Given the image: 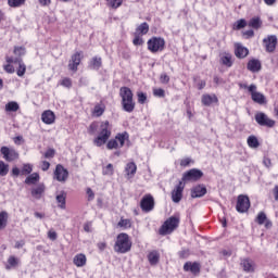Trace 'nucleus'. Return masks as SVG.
<instances>
[{
    "instance_id": "obj_48",
    "label": "nucleus",
    "mask_w": 278,
    "mask_h": 278,
    "mask_svg": "<svg viewBox=\"0 0 278 278\" xmlns=\"http://www.w3.org/2000/svg\"><path fill=\"white\" fill-rule=\"evenodd\" d=\"M99 127H101V124L99 125V122H92L88 127V134H90V136H94Z\"/></svg>"
},
{
    "instance_id": "obj_56",
    "label": "nucleus",
    "mask_w": 278,
    "mask_h": 278,
    "mask_svg": "<svg viewBox=\"0 0 278 278\" xmlns=\"http://www.w3.org/2000/svg\"><path fill=\"white\" fill-rule=\"evenodd\" d=\"M160 81L161 84H169L170 83V76L166 73H163L160 75Z\"/></svg>"
},
{
    "instance_id": "obj_2",
    "label": "nucleus",
    "mask_w": 278,
    "mask_h": 278,
    "mask_svg": "<svg viewBox=\"0 0 278 278\" xmlns=\"http://www.w3.org/2000/svg\"><path fill=\"white\" fill-rule=\"evenodd\" d=\"M131 239L129 238V235L127 232H121L117 235L115 244H114V251L115 253H129L131 251L132 247Z\"/></svg>"
},
{
    "instance_id": "obj_60",
    "label": "nucleus",
    "mask_w": 278,
    "mask_h": 278,
    "mask_svg": "<svg viewBox=\"0 0 278 278\" xmlns=\"http://www.w3.org/2000/svg\"><path fill=\"white\" fill-rule=\"evenodd\" d=\"M14 144L21 146L23 142H25V139H23V136H16L13 138Z\"/></svg>"
},
{
    "instance_id": "obj_33",
    "label": "nucleus",
    "mask_w": 278,
    "mask_h": 278,
    "mask_svg": "<svg viewBox=\"0 0 278 278\" xmlns=\"http://www.w3.org/2000/svg\"><path fill=\"white\" fill-rule=\"evenodd\" d=\"M117 227L119 229H131L134 227V220L130 218L121 217L119 222L117 223Z\"/></svg>"
},
{
    "instance_id": "obj_20",
    "label": "nucleus",
    "mask_w": 278,
    "mask_h": 278,
    "mask_svg": "<svg viewBox=\"0 0 278 278\" xmlns=\"http://www.w3.org/2000/svg\"><path fill=\"white\" fill-rule=\"evenodd\" d=\"M247 70L250 73H260L262 71V61L258 59H250L247 63Z\"/></svg>"
},
{
    "instance_id": "obj_44",
    "label": "nucleus",
    "mask_w": 278,
    "mask_h": 278,
    "mask_svg": "<svg viewBox=\"0 0 278 278\" xmlns=\"http://www.w3.org/2000/svg\"><path fill=\"white\" fill-rule=\"evenodd\" d=\"M248 25L252 27V29H260V27H262V20L260 17H252Z\"/></svg>"
},
{
    "instance_id": "obj_54",
    "label": "nucleus",
    "mask_w": 278,
    "mask_h": 278,
    "mask_svg": "<svg viewBox=\"0 0 278 278\" xmlns=\"http://www.w3.org/2000/svg\"><path fill=\"white\" fill-rule=\"evenodd\" d=\"M190 164H194V161H192V159H190V157H185V159L180 160V166L182 168H187V166H190Z\"/></svg>"
},
{
    "instance_id": "obj_55",
    "label": "nucleus",
    "mask_w": 278,
    "mask_h": 278,
    "mask_svg": "<svg viewBox=\"0 0 278 278\" xmlns=\"http://www.w3.org/2000/svg\"><path fill=\"white\" fill-rule=\"evenodd\" d=\"M103 175H114V165H112V163H109V164L103 168Z\"/></svg>"
},
{
    "instance_id": "obj_37",
    "label": "nucleus",
    "mask_w": 278,
    "mask_h": 278,
    "mask_svg": "<svg viewBox=\"0 0 278 278\" xmlns=\"http://www.w3.org/2000/svg\"><path fill=\"white\" fill-rule=\"evenodd\" d=\"M56 203H59L61 210H66V191H61L56 195Z\"/></svg>"
},
{
    "instance_id": "obj_52",
    "label": "nucleus",
    "mask_w": 278,
    "mask_h": 278,
    "mask_svg": "<svg viewBox=\"0 0 278 278\" xmlns=\"http://www.w3.org/2000/svg\"><path fill=\"white\" fill-rule=\"evenodd\" d=\"M153 94H154V97L164 99V97H166V91H164V89H162V88H155V89H153Z\"/></svg>"
},
{
    "instance_id": "obj_19",
    "label": "nucleus",
    "mask_w": 278,
    "mask_h": 278,
    "mask_svg": "<svg viewBox=\"0 0 278 278\" xmlns=\"http://www.w3.org/2000/svg\"><path fill=\"white\" fill-rule=\"evenodd\" d=\"M202 105H205L206 108H210L212 104H218V97L215 93H204L201 98Z\"/></svg>"
},
{
    "instance_id": "obj_6",
    "label": "nucleus",
    "mask_w": 278,
    "mask_h": 278,
    "mask_svg": "<svg viewBox=\"0 0 278 278\" xmlns=\"http://www.w3.org/2000/svg\"><path fill=\"white\" fill-rule=\"evenodd\" d=\"M251 208V200L249 195L240 194L237 198L236 210L239 214H245Z\"/></svg>"
},
{
    "instance_id": "obj_39",
    "label": "nucleus",
    "mask_w": 278,
    "mask_h": 278,
    "mask_svg": "<svg viewBox=\"0 0 278 278\" xmlns=\"http://www.w3.org/2000/svg\"><path fill=\"white\" fill-rule=\"evenodd\" d=\"M9 218L10 215L5 211L0 212V231H3L8 227Z\"/></svg>"
},
{
    "instance_id": "obj_8",
    "label": "nucleus",
    "mask_w": 278,
    "mask_h": 278,
    "mask_svg": "<svg viewBox=\"0 0 278 278\" xmlns=\"http://www.w3.org/2000/svg\"><path fill=\"white\" fill-rule=\"evenodd\" d=\"M254 118L257 125H260L261 127L273 128L277 124L275 119H271L270 117H268V115H266V113L264 112L256 113Z\"/></svg>"
},
{
    "instance_id": "obj_59",
    "label": "nucleus",
    "mask_w": 278,
    "mask_h": 278,
    "mask_svg": "<svg viewBox=\"0 0 278 278\" xmlns=\"http://www.w3.org/2000/svg\"><path fill=\"white\" fill-rule=\"evenodd\" d=\"M48 238H49V240H52V241L58 240V232H55L54 230H49Z\"/></svg>"
},
{
    "instance_id": "obj_63",
    "label": "nucleus",
    "mask_w": 278,
    "mask_h": 278,
    "mask_svg": "<svg viewBox=\"0 0 278 278\" xmlns=\"http://www.w3.org/2000/svg\"><path fill=\"white\" fill-rule=\"evenodd\" d=\"M84 231H86L87 233H90V231H92V222H87L84 225Z\"/></svg>"
},
{
    "instance_id": "obj_58",
    "label": "nucleus",
    "mask_w": 278,
    "mask_h": 278,
    "mask_svg": "<svg viewBox=\"0 0 278 278\" xmlns=\"http://www.w3.org/2000/svg\"><path fill=\"white\" fill-rule=\"evenodd\" d=\"M20 175H22V170L21 168L14 166L11 169V177H18Z\"/></svg>"
},
{
    "instance_id": "obj_18",
    "label": "nucleus",
    "mask_w": 278,
    "mask_h": 278,
    "mask_svg": "<svg viewBox=\"0 0 278 278\" xmlns=\"http://www.w3.org/2000/svg\"><path fill=\"white\" fill-rule=\"evenodd\" d=\"M219 64L226 66V68H231L233 66V55L229 52H223L219 56Z\"/></svg>"
},
{
    "instance_id": "obj_21",
    "label": "nucleus",
    "mask_w": 278,
    "mask_h": 278,
    "mask_svg": "<svg viewBox=\"0 0 278 278\" xmlns=\"http://www.w3.org/2000/svg\"><path fill=\"white\" fill-rule=\"evenodd\" d=\"M255 223H257V225H265V229H270L273 227V222L268 219V217L266 216V213H264L263 211H261L257 214L255 218Z\"/></svg>"
},
{
    "instance_id": "obj_47",
    "label": "nucleus",
    "mask_w": 278,
    "mask_h": 278,
    "mask_svg": "<svg viewBox=\"0 0 278 278\" xmlns=\"http://www.w3.org/2000/svg\"><path fill=\"white\" fill-rule=\"evenodd\" d=\"M21 170H22V176L23 175H31V173L34 170V165H31L29 163L23 164Z\"/></svg>"
},
{
    "instance_id": "obj_5",
    "label": "nucleus",
    "mask_w": 278,
    "mask_h": 278,
    "mask_svg": "<svg viewBox=\"0 0 278 278\" xmlns=\"http://www.w3.org/2000/svg\"><path fill=\"white\" fill-rule=\"evenodd\" d=\"M140 208L146 213L153 212L155 210V199L151 193H147L140 201Z\"/></svg>"
},
{
    "instance_id": "obj_46",
    "label": "nucleus",
    "mask_w": 278,
    "mask_h": 278,
    "mask_svg": "<svg viewBox=\"0 0 278 278\" xmlns=\"http://www.w3.org/2000/svg\"><path fill=\"white\" fill-rule=\"evenodd\" d=\"M132 45L135 47H142V45H144V39H142V35L134 33Z\"/></svg>"
},
{
    "instance_id": "obj_61",
    "label": "nucleus",
    "mask_w": 278,
    "mask_h": 278,
    "mask_svg": "<svg viewBox=\"0 0 278 278\" xmlns=\"http://www.w3.org/2000/svg\"><path fill=\"white\" fill-rule=\"evenodd\" d=\"M49 168H51V163H49V161H42L41 162V170L47 172V170H49Z\"/></svg>"
},
{
    "instance_id": "obj_53",
    "label": "nucleus",
    "mask_w": 278,
    "mask_h": 278,
    "mask_svg": "<svg viewBox=\"0 0 278 278\" xmlns=\"http://www.w3.org/2000/svg\"><path fill=\"white\" fill-rule=\"evenodd\" d=\"M245 26H247V20H239L235 24L233 29H237V30L244 29Z\"/></svg>"
},
{
    "instance_id": "obj_27",
    "label": "nucleus",
    "mask_w": 278,
    "mask_h": 278,
    "mask_svg": "<svg viewBox=\"0 0 278 278\" xmlns=\"http://www.w3.org/2000/svg\"><path fill=\"white\" fill-rule=\"evenodd\" d=\"M88 258L84 253L76 254L73 258V264L74 266H77V268H83V266H86Z\"/></svg>"
},
{
    "instance_id": "obj_7",
    "label": "nucleus",
    "mask_w": 278,
    "mask_h": 278,
    "mask_svg": "<svg viewBox=\"0 0 278 278\" xmlns=\"http://www.w3.org/2000/svg\"><path fill=\"white\" fill-rule=\"evenodd\" d=\"M53 179L60 184H66V181H68V169H66L64 165L58 164L53 172Z\"/></svg>"
},
{
    "instance_id": "obj_11",
    "label": "nucleus",
    "mask_w": 278,
    "mask_h": 278,
    "mask_svg": "<svg viewBox=\"0 0 278 278\" xmlns=\"http://www.w3.org/2000/svg\"><path fill=\"white\" fill-rule=\"evenodd\" d=\"M0 153L5 162H16L20 157V154L15 149L8 148L7 146L1 147Z\"/></svg>"
},
{
    "instance_id": "obj_43",
    "label": "nucleus",
    "mask_w": 278,
    "mask_h": 278,
    "mask_svg": "<svg viewBox=\"0 0 278 278\" xmlns=\"http://www.w3.org/2000/svg\"><path fill=\"white\" fill-rule=\"evenodd\" d=\"M18 110H21L18 102L11 101L5 104V112H18Z\"/></svg>"
},
{
    "instance_id": "obj_31",
    "label": "nucleus",
    "mask_w": 278,
    "mask_h": 278,
    "mask_svg": "<svg viewBox=\"0 0 278 278\" xmlns=\"http://www.w3.org/2000/svg\"><path fill=\"white\" fill-rule=\"evenodd\" d=\"M105 114V104L103 103H98L94 105L91 115L94 116L96 118H100V116H103Z\"/></svg>"
},
{
    "instance_id": "obj_13",
    "label": "nucleus",
    "mask_w": 278,
    "mask_h": 278,
    "mask_svg": "<svg viewBox=\"0 0 278 278\" xmlns=\"http://www.w3.org/2000/svg\"><path fill=\"white\" fill-rule=\"evenodd\" d=\"M186 185L184 181H179L178 185L172 191L173 203H179L184 199V190Z\"/></svg>"
},
{
    "instance_id": "obj_38",
    "label": "nucleus",
    "mask_w": 278,
    "mask_h": 278,
    "mask_svg": "<svg viewBox=\"0 0 278 278\" xmlns=\"http://www.w3.org/2000/svg\"><path fill=\"white\" fill-rule=\"evenodd\" d=\"M13 54L15 55V58H20V60H23V55L27 54V49L25 48V46H14Z\"/></svg>"
},
{
    "instance_id": "obj_62",
    "label": "nucleus",
    "mask_w": 278,
    "mask_h": 278,
    "mask_svg": "<svg viewBox=\"0 0 278 278\" xmlns=\"http://www.w3.org/2000/svg\"><path fill=\"white\" fill-rule=\"evenodd\" d=\"M88 201H94V191L91 188H87Z\"/></svg>"
},
{
    "instance_id": "obj_17",
    "label": "nucleus",
    "mask_w": 278,
    "mask_h": 278,
    "mask_svg": "<svg viewBox=\"0 0 278 278\" xmlns=\"http://www.w3.org/2000/svg\"><path fill=\"white\" fill-rule=\"evenodd\" d=\"M207 194L205 185H198L191 189V199H201Z\"/></svg>"
},
{
    "instance_id": "obj_24",
    "label": "nucleus",
    "mask_w": 278,
    "mask_h": 278,
    "mask_svg": "<svg viewBox=\"0 0 278 278\" xmlns=\"http://www.w3.org/2000/svg\"><path fill=\"white\" fill-rule=\"evenodd\" d=\"M41 121L46 125H53V123H55V113H53L51 110L45 111L41 114Z\"/></svg>"
},
{
    "instance_id": "obj_36",
    "label": "nucleus",
    "mask_w": 278,
    "mask_h": 278,
    "mask_svg": "<svg viewBox=\"0 0 278 278\" xmlns=\"http://www.w3.org/2000/svg\"><path fill=\"white\" fill-rule=\"evenodd\" d=\"M37 181H40V174L33 173L26 177L24 184H26L27 186H36Z\"/></svg>"
},
{
    "instance_id": "obj_23",
    "label": "nucleus",
    "mask_w": 278,
    "mask_h": 278,
    "mask_svg": "<svg viewBox=\"0 0 278 278\" xmlns=\"http://www.w3.org/2000/svg\"><path fill=\"white\" fill-rule=\"evenodd\" d=\"M5 62H7V64L3 65V71L9 73L10 75L14 74L15 70H14V65H12V64H16V62H18V60H16V58L7 55L5 56Z\"/></svg>"
},
{
    "instance_id": "obj_1",
    "label": "nucleus",
    "mask_w": 278,
    "mask_h": 278,
    "mask_svg": "<svg viewBox=\"0 0 278 278\" xmlns=\"http://www.w3.org/2000/svg\"><path fill=\"white\" fill-rule=\"evenodd\" d=\"M112 138V124L108 119L100 122L98 136L93 139V144L96 147H103V144H106L109 151H114V149H123L126 142H130L129 132L127 131L117 132L114 138Z\"/></svg>"
},
{
    "instance_id": "obj_64",
    "label": "nucleus",
    "mask_w": 278,
    "mask_h": 278,
    "mask_svg": "<svg viewBox=\"0 0 278 278\" xmlns=\"http://www.w3.org/2000/svg\"><path fill=\"white\" fill-rule=\"evenodd\" d=\"M273 194H274V199L275 201H278V186H275L273 189Z\"/></svg>"
},
{
    "instance_id": "obj_29",
    "label": "nucleus",
    "mask_w": 278,
    "mask_h": 278,
    "mask_svg": "<svg viewBox=\"0 0 278 278\" xmlns=\"http://www.w3.org/2000/svg\"><path fill=\"white\" fill-rule=\"evenodd\" d=\"M21 260L14 255H11L7 260L5 270H12V268H18Z\"/></svg>"
},
{
    "instance_id": "obj_14",
    "label": "nucleus",
    "mask_w": 278,
    "mask_h": 278,
    "mask_svg": "<svg viewBox=\"0 0 278 278\" xmlns=\"http://www.w3.org/2000/svg\"><path fill=\"white\" fill-rule=\"evenodd\" d=\"M263 43L267 53H275V50L277 49V36H267L263 39Z\"/></svg>"
},
{
    "instance_id": "obj_35",
    "label": "nucleus",
    "mask_w": 278,
    "mask_h": 278,
    "mask_svg": "<svg viewBox=\"0 0 278 278\" xmlns=\"http://www.w3.org/2000/svg\"><path fill=\"white\" fill-rule=\"evenodd\" d=\"M149 23L143 22L140 25H138L135 29V34L139 35V36H147V34H149Z\"/></svg>"
},
{
    "instance_id": "obj_10",
    "label": "nucleus",
    "mask_w": 278,
    "mask_h": 278,
    "mask_svg": "<svg viewBox=\"0 0 278 278\" xmlns=\"http://www.w3.org/2000/svg\"><path fill=\"white\" fill-rule=\"evenodd\" d=\"M203 177V172L198 168H191L182 174L181 181H199Z\"/></svg>"
},
{
    "instance_id": "obj_51",
    "label": "nucleus",
    "mask_w": 278,
    "mask_h": 278,
    "mask_svg": "<svg viewBox=\"0 0 278 278\" xmlns=\"http://www.w3.org/2000/svg\"><path fill=\"white\" fill-rule=\"evenodd\" d=\"M137 101L140 105H144L147 103V93L142 91L137 92Z\"/></svg>"
},
{
    "instance_id": "obj_41",
    "label": "nucleus",
    "mask_w": 278,
    "mask_h": 278,
    "mask_svg": "<svg viewBox=\"0 0 278 278\" xmlns=\"http://www.w3.org/2000/svg\"><path fill=\"white\" fill-rule=\"evenodd\" d=\"M247 142L250 149H257L260 147V140L254 135L249 136Z\"/></svg>"
},
{
    "instance_id": "obj_30",
    "label": "nucleus",
    "mask_w": 278,
    "mask_h": 278,
    "mask_svg": "<svg viewBox=\"0 0 278 278\" xmlns=\"http://www.w3.org/2000/svg\"><path fill=\"white\" fill-rule=\"evenodd\" d=\"M148 262L151 266H157L160 264V252L153 250L148 254Z\"/></svg>"
},
{
    "instance_id": "obj_40",
    "label": "nucleus",
    "mask_w": 278,
    "mask_h": 278,
    "mask_svg": "<svg viewBox=\"0 0 278 278\" xmlns=\"http://www.w3.org/2000/svg\"><path fill=\"white\" fill-rule=\"evenodd\" d=\"M125 170L128 177H134V175H136V170H138V166L136 163L130 162L126 165Z\"/></svg>"
},
{
    "instance_id": "obj_42",
    "label": "nucleus",
    "mask_w": 278,
    "mask_h": 278,
    "mask_svg": "<svg viewBox=\"0 0 278 278\" xmlns=\"http://www.w3.org/2000/svg\"><path fill=\"white\" fill-rule=\"evenodd\" d=\"M124 0H105L108 8L111 10H118L123 5Z\"/></svg>"
},
{
    "instance_id": "obj_4",
    "label": "nucleus",
    "mask_w": 278,
    "mask_h": 278,
    "mask_svg": "<svg viewBox=\"0 0 278 278\" xmlns=\"http://www.w3.org/2000/svg\"><path fill=\"white\" fill-rule=\"evenodd\" d=\"M147 47L150 53H162L166 49V40L164 37L153 36L147 41Z\"/></svg>"
},
{
    "instance_id": "obj_12",
    "label": "nucleus",
    "mask_w": 278,
    "mask_h": 278,
    "mask_svg": "<svg viewBox=\"0 0 278 278\" xmlns=\"http://www.w3.org/2000/svg\"><path fill=\"white\" fill-rule=\"evenodd\" d=\"M249 92L251 93V99L254 103H258V105H264V103H266V97L264 93L257 92V86L250 85Z\"/></svg>"
},
{
    "instance_id": "obj_45",
    "label": "nucleus",
    "mask_w": 278,
    "mask_h": 278,
    "mask_svg": "<svg viewBox=\"0 0 278 278\" xmlns=\"http://www.w3.org/2000/svg\"><path fill=\"white\" fill-rule=\"evenodd\" d=\"M10 173V165L3 161H0V177H5Z\"/></svg>"
},
{
    "instance_id": "obj_57",
    "label": "nucleus",
    "mask_w": 278,
    "mask_h": 278,
    "mask_svg": "<svg viewBox=\"0 0 278 278\" xmlns=\"http://www.w3.org/2000/svg\"><path fill=\"white\" fill-rule=\"evenodd\" d=\"M45 157L47 160H51L53 157H55V150L54 149H48L46 152H45Z\"/></svg>"
},
{
    "instance_id": "obj_32",
    "label": "nucleus",
    "mask_w": 278,
    "mask_h": 278,
    "mask_svg": "<svg viewBox=\"0 0 278 278\" xmlns=\"http://www.w3.org/2000/svg\"><path fill=\"white\" fill-rule=\"evenodd\" d=\"M16 64H18L16 75L17 77H24L25 73H27V65L25 64V62H23V59L16 58Z\"/></svg>"
},
{
    "instance_id": "obj_49",
    "label": "nucleus",
    "mask_w": 278,
    "mask_h": 278,
    "mask_svg": "<svg viewBox=\"0 0 278 278\" xmlns=\"http://www.w3.org/2000/svg\"><path fill=\"white\" fill-rule=\"evenodd\" d=\"M27 0H8L9 8H22Z\"/></svg>"
},
{
    "instance_id": "obj_22",
    "label": "nucleus",
    "mask_w": 278,
    "mask_h": 278,
    "mask_svg": "<svg viewBox=\"0 0 278 278\" xmlns=\"http://www.w3.org/2000/svg\"><path fill=\"white\" fill-rule=\"evenodd\" d=\"M240 266L244 273H255V262L251 258H242Z\"/></svg>"
},
{
    "instance_id": "obj_50",
    "label": "nucleus",
    "mask_w": 278,
    "mask_h": 278,
    "mask_svg": "<svg viewBox=\"0 0 278 278\" xmlns=\"http://www.w3.org/2000/svg\"><path fill=\"white\" fill-rule=\"evenodd\" d=\"M59 84L60 86H63V88H73V79L70 77H64Z\"/></svg>"
},
{
    "instance_id": "obj_3",
    "label": "nucleus",
    "mask_w": 278,
    "mask_h": 278,
    "mask_svg": "<svg viewBox=\"0 0 278 278\" xmlns=\"http://www.w3.org/2000/svg\"><path fill=\"white\" fill-rule=\"evenodd\" d=\"M180 223L181 217L179 215L168 217L159 229L160 236H169V233L179 228Z\"/></svg>"
},
{
    "instance_id": "obj_16",
    "label": "nucleus",
    "mask_w": 278,
    "mask_h": 278,
    "mask_svg": "<svg viewBox=\"0 0 278 278\" xmlns=\"http://www.w3.org/2000/svg\"><path fill=\"white\" fill-rule=\"evenodd\" d=\"M235 55L238 60L249 58V48L242 46V43H235Z\"/></svg>"
},
{
    "instance_id": "obj_25",
    "label": "nucleus",
    "mask_w": 278,
    "mask_h": 278,
    "mask_svg": "<svg viewBox=\"0 0 278 278\" xmlns=\"http://www.w3.org/2000/svg\"><path fill=\"white\" fill-rule=\"evenodd\" d=\"M121 105L124 112H128V114H131V112L136 110V101L134 100V98H131L130 100H122Z\"/></svg>"
},
{
    "instance_id": "obj_34",
    "label": "nucleus",
    "mask_w": 278,
    "mask_h": 278,
    "mask_svg": "<svg viewBox=\"0 0 278 278\" xmlns=\"http://www.w3.org/2000/svg\"><path fill=\"white\" fill-rule=\"evenodd\" d=\"M103 66V60L100 56H93L89 62V68L92 71H99Z\"/></svg>"
},
{
    "instance_id": "obj_26",
    "label": "nucleus",
    "mask_w": 278,
    "mask_h": 278,
    "mask_svg": "<svg viewBox=\"0 0 278 278\" xmlns=\"http://www.w3.org/2000/svg\"><path fill=\"white\" fill-rule=\"evenodd\" d=\"M45 190H47L45 184H39L37 187L31 189L30 194L34 199L40 200L42 199V194H45Z\"/></svg>"
},
{
    "instance_id": "obj_15",
    "label": "nucleus",
    "mask_w": 278,
    "mask_h": 278,
    "mask_svg": "<svg viewBox=\"0 0 278 278\" xmlns=\"http://www.w3.org/2000/svg\"><path fill=\"white\" fill-rule=\"evenodd\" d=\"M185 273H192V275H199L201 273V263L199 262H186L184 264Z\"/></svg>"
},
{
    "instance_id": "obj_28",
    "label": "nucleus",
    "mask_w": 278,
    "mask_h": 278,
    "mask_svg": "<svg viewBox=\"0 0 278 278\" xmlns=\"http://www.w3.org/2000/svg\"><path fill=\"white\" fill-rule=\"evenodd\" d=\"M119 97L122 101H128L130 99H134V91H131V88L129 87H121Z\"/></svg>"
},
{
    "instance_id": "obj_9",
    "label": "nucleus",
    "mask_w": 278,
    "mask_h": 278,
    "mask_svg": "<svg viewBox=\"0 0 278 278\" xmlns=\"http://www.w3.org/2000/svg\"><path fill=\"white\" fill-rule=\"evenodd\" d=\"M84 60V52L83 51H76L74 54H72L70 61H68V70L73 73H77L79 71V64H81V61Z\"/></svg>"
}]
</instances>
